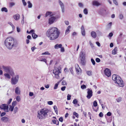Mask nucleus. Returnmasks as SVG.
Masks as SVG:
<instances>
[{
    "label": "nucleus",
    "instance_id": "45",
    "mask_svg": "<svg viewBox=\"0 0 126 126\" xmlns=\"http://www.w3.org/2000/svg\"><path fill=\"white\" fill-rule=\"evenodd\" d=\"M42 55H50V53H49L48 52L46 51L44 53H43L42 54Z\"/></svg>",
    "mask_w": 126,
    "mask_h": 126
},
{
    "label": "nucleus",
    "instance_id": "13",
    "mask_svg": "<svg viewBox=\"0 0 126 126\" xmlns=\"http://www.w3.org/2000/svg\"><path fill=\"white\" fill-rule=\"evenodd\" d=\"M0 108L4 110H8V105L5 104H2L0 106Z\"/></svg>",
    "mask_w": 126,
    "mask_h": 126
},
{
    "label": "nucleus",
    "instance_id": "38",
    "mask_svg": "<svg viewBox=\"0 0 126 126\" xmlns=\"http://www.w3.org/2000/svg\"><path fill=\"white\" fill-rule=\"evenodd\" d=\"M57 73L58 74L59 73H61V68L60 67H58L57 68Z\"/></svg>",
    "mask_w": 126,
    "mask_h": 126
},
{
    "label": "nucleus",
    "instance_id": "3",
    "mask_svg": "<svg viewBox=\"0 0 126 126\" xmlns=\"http://www.w3.org/2000/svg\"><path fill=\"white\" fill-rule=\"evenodd\" d=\"M116 77L114 80L115 83L117 84L120 87H123L124 86V84L121 78L118 75H117Z\"/></svg>",
    "mask_w": 126,
    "mask_h": 126
},
{
    "label": "nucleus",
    "instance_id": "33",
    "mask_svg": "<svg viewBox=\"0 0 126 126\" xmlns=\"http://www.w3.org/2000/svg\"><path fill=\"white\" fill-rule=\"evenodd\" d=\"M83 12L85 15H87L88 14V10L87 8H85L83 10Z\"/></svg>",
    "mask_w": 126,
    "mask_h": 126
},
{
    "label": "nucleus",
    "instance_id": "57",
    "mask_svg": "<svg viewBox=\"0 0 126 126\" xmlns=\"http://www.w3.org/2000/svg\"><path fill=\"white\" fill-rule=\"evenodd\" d=\"M47 103L49 105H52V104L53 103L52 101H48L47 102Z\"/></svg>",
    "mask_w": 126,
    "mask_h": 126
},
{
    "label": "nucleus",
    "instance_id": "29",
    "mask_svg": "<svg viewBox=\"0 0 126 126\" xmlns=\"http://www.w3.org/2000/svg\"><path fill=\"white\" fill-rule=\"evenodd\" d=\"M59 3L61 7V8L64 7V5L63 3L60 0H59Z\"/></svg>",
    "mask_w": 126,
    "mask_h": 126
},
{
    "label": "nucleus",
    "instance_id": "21",
    "mask_svg": "<svg viewBox=\"0 0 126 126\" xmlns=\"http://www.w3.org/2000/svg\"><path fill=\"white\" fill-rule=\"evenodd\" d=\"M87 94H93V92L91 89H87Z\"/></svg>",
    "mask_w": 126,
    "mask_h": 126
},
{
    "label": "nucleus",
    "instance_id": "5",
    "mask_svg": "<svg viewBox=\"0 0 126 126\" xmlns=\"http://www.w3.org/2000/svg\"><path fill=\"white\" fill-rule=\"evenodd\" d=\"M8 39L10 42H8V49H11L14 45V40L13 37L11 36L8 37Z\"/></svg>",
    "mask_w": 126,
    "mask_h": 126
},
{
    "label": "nucleus",
    "instance_id": "7",
    "mask_svg": "<svg viewBox=\"0 0 126 126\" xmlns=\"http://www.w3.org/2000/svg\"><path fill=\"white\" fill-rule=\"evenodd\" d=\"M15 75V73L12 69L10 66H8V79L11 78L10 76L13 77Z\"/></svg>",
    "mask_w": 126,
    "mask_h": 126
},
{
    "label": "nucleus",
    "instance_id": "23",
    "mask_svg": "<svg viewBox=\"0 0 126 126\" xmlns=\"http://www.w3.org/2000/svg\"><path fill=\"white\" fill-rule=\"evenodd\" d=\"M32 38L34 39H36L38 36V35L36 34L34 32L32 34Z\"/></svg>",
    "mask_w": 126,
    "mask_h": 126
},
{
    "label": "nucleus",
    "instance_id": "50",
    "mask_svg": "<svg viewBox=\"0 0 126 126\" xmlns=\"http://www.w3.org/2000/svg\"><path fill=\"white\" fill-rule=\"evenodd\" d=\"M73 114L74 115H75L78 118V117L79 115L77 113L75 112H73Z\"/></svg>",
    "mask_w": 126,
    "mask_h": 126
},
{
    "label": "nucleus",
    "instance_id": "35",
    "mask_svg": "<svg viewBox=\"0 0 126 126\" xmlns=\"http://www.w3.org/2000/svg\"><path fill=\"white\" fill-rule=\"evenodd\" d=\"M59 83V82H58L57 83H56L55 84L54 87V89H56L57 88L58 86V85Z\"/></svg>",
    "mask_w": 126,
    "mask_h": 126
},
{
    "label": "nucleus",
    "instance_id": "59",
    "mask_svg": "<svg viewBox=\"0 0 126 126\" xmlns=\"http://www.w3.org/2000/svg\"><path fill=\"white\" fill-rule=\"evenodd\" d=\"M99 116L100 117H102L103 116V113L101 112H100L99 114Z\"/></svg>",
    "mask_w": 126,
    "mask_h": 126
},
{
    "label": "nucleus",
    "instance_id": "30",
    "mask_svg": "<svg viewBox=\"0 0 126 126\" xmlns=\"http://www.w3.org/2000/svg\"><path fill=\"white\" fill-rule=\"evenodd\" d=\"M53 108L54 109V110L56 113L57 114L58 113V109L57 106H54Z\"/></svg>",
    "mask_w": 126,
    "mask_h": 126
},
{
    "label": "nucleus",
    "instance_id": "46",
    "mask_svg": "<svg viewBox=\"0 0 126 126\" xmlns=\"http://www.w3.org/2000/svg\"><path fill=\"white\" fill-rule=\"evenodd\" d=\"M16 100L17 101L19 102L20 101V98L19 96H18L16 97Z\"/></svg>",
    "mask_w": 126,
    "mask_h": 126
},
{
    "label": "nucleus",
    "instance_id": "48",
    "mask_svg": "<svg viewBox=\"0 0 126 126\" xmlns=\"http://www.w3.org/2000/svg\"><path fill=\"white\" fill-rule=\"evenodd\" d=\"M55 75V77L57 79H59V74H58L57 73Z\"/></svg>",
    "mask_w": 126,
    "mask_h": 126
},
{
    "label": "nucleus",
    "instance_id": "51",
    "mask_svg": "<svg viewBox=\"0 0 126 126\" xmlns=\"http://www.w3.org/2000/svg\"><path fill=\"white\" fill-rule=\"evenodd\" d=\"M77 101L76 99H74L73 100V103L74 104H77Z\"/></svg>",
    "mask_w": 126,
    "mask_h": 126
},
{
    "label": "nucleus",
    "instance_id": "42",
    "mask_svg": "<svg viewBox=\"0 0 126 126\" xmlns=\"http://www.w3.org/2000/svg\"><path fill=\"white\" fill-rule=\"evenodd\" d=\"M22 2L23 3V5L24 6H26L27 5V3L25 1V0H22Z\"/></svg>",
    "mask_w": 126,
    "mask_h": 126
},
{
    "label": "nucleus",
    "instance_id": "9",
    "mask_svg": "<svg viewBox=\"0 0 126 126\" xmlns=\"http://www.w3.org/2000/svg\"><path fill=\"white\" fill-rule=\"evenodd\" d=\"M106 75L108 77H109L111 76V73L110 69L106 68L104 71Z\"/></svg>",
    "mask_w": 126,
    "mask_h": 126
},
{
    "label": "nucleus",
    "instance_id": "32",
    "mask_svg": "<svg viewBox=\"0 0 126 126\" xmlns=\"http://www.w3.org/2000/svg\"><path fill=\"white\" fill-rule=\"evenodd\" d=\"M87 74L89 76H91L92 75V72L91 71H88L86 72Z\"/></svg>",
    "mask_w": 126,
    "mask_h": 126
},
{
    "label": "nucleus",
    "instance_id": "53",
    "mask_svg": "<svg viewBox=\"0 0 126 126\" xmlns=\"http://www.w3.org/2000/svg\"><path fill=\"white\" fill-rule=\"evenodd\" d=\"M40 61H42V62L43 61V62H45L46 63L47 60H46V59L45 58L43 59H41V60H40Z\"/></svg>",
    "mask_w": 126,
    "mask_h": 126
},
{
    "label": "nucleus",
    "instance_id": "18",
    "mask_svg": "<svg viewBox=\"0 0 126 126\" xmlns=\"http://www.w3.org/2000/svg\"><path fill=\"white\" fill-rule=\"evenodd\" d=\"M91 35L93 38H95L96 37V35L95 32L94 31H92L91 33Z\"/></svg>",
    "mask_w": 126,
    "mask_h": 126
},
{
    "label": "nucleus",
    "instance_id": "61",
    "mask_svg": "<svg viewBox=\"0 0 126 126\" xmlns=\"http://www.w3.org/2000/svg\"><path fill=\"white\" fill-rule=\"evenodd\" d=\"M96 45H97L98 47H100V43L98 42H96Z\"/></svg>",
    "mask_w": 126,
    "mask_h": 126
},
{
    "label": "nucleus",
    "instance_id": "47",
    "mask_svg": "<svg viewBox=\"0 0 126 126\" xmlns=\"http://www.w3.org/2000/svg\"><path fill=\"white\" fill-rule=\"evenodd\" d=\"M93 105L95 107H96L97 106V103L96 101H95L94 102Z\"/></svg>",
    "mask_w": 126,
    "mask_h": 126
},
{
    "label": "nucleus",
    "instance_id": "11",
    "mask_svg": "<svg viewBox=\"0 0 126 126\" xmlns=\"http://www.w3.org/2000/svg\"><path fill=\"white\" fill-rule=\"evenodd\" d=\"M79 61H80V63L81 65L84 66L85 65L86 61L85 60V58L80 59Z\"/></svg>",
    "mask_w": 126,
    "mask_h": 126
},
{
    "label": "nucleus",
    "instance_id": "19",
    "mask_svg": "<svg viewBox=\"0 0 126 126\" xmlns=\"http://www.w3.org/2000/svg\"><path fill=\"white\" fill-rule=\"evenodd\" d=\"M15 5V3L14 2H10L9 3V7L10 8H12L13 6Z\"/></svg>",
    "mask_w": 126,
    "mask_h": 126
},
{
    "label": "nucleus",
    "instance_id": "6",
    "mask_svg": "<svg viewBox=\"0 0 126 126\" xmlns=\"http://www.w3.org/2000/svg\"><path fill=\"white\" fill-rule=\"evenodd\" d=\"M19 76L18 75H16L14 77H12L11 79V82L12 85H15L18 82Z\"/></svg>",
    "mask_w": 126,
    "mask_h": 126
},
{
    "label": "nucleus",
    "instance_id": "20",
    "mask_svg": "<svg viewBox=\"0 0 126 126\" xmlns=\"http://www.w3.org/2000/svg\"><path fill=\"white\" fill-rule=\"evenodd\" d=\"M117 48L116 47L112 50V54L115 55L117 54Z\"/></svg>",
    "mask_w": 126,
    "mask_h": 126
},
{
    "label": "nucleus",
    "instance_id": "58",
    "mask_svg": "<svg viewBox=\"0 0 126 126\" xmlns=\"http://www.w3.org/2000/svg\"><path fill=\"white\" fill-rule=\"evenodd\" d=\"M113 33L112 32H111L109 33V36L111 37L113 35Z\"/></svg>",
    "mask_w": 126,
    "mask_h": 126
},
{
    "label": "nucleus",
    "instance_id": "62",
    "mask_svg": "<svg viewBox=\"0 0 126 126\" xmlns=\"http://www.w3.org/2000/svg\"><path fill=\"white\" fill-rule=\"evenodd\" d=\"M27 39H31V37L30 35H28L27 36Z\"/></svg>",
    "mask_w": 126,
    "mask_h": 126
},
{
    "label": "nucleus",
    "instance_id": "1",
    "mask_svg": "<svg viewBox=\"0 0 126 126\" xmlns=\"http://www.w3.org/2000/svg\"><path fill=\"white\" fill-rule=\"evenodd\" d=\"M60 32L56 28L52 27L50 28L46 32L47 36L50 37V40H55L59 37Z\"/></svg>",
    "mask_w": 126,
    "mask_h": 126
},
{
    "label": "nucleus",
    "instance_id": "54",
    "mask_svg": "<svg viewBox=\"0 0 126 126\" xmlns=\"http://www.w3.org/2000/svg\"><path fill=\"white\" fill-rule=\"evenodd\" d=\"M36 49V48L34 46L33 47L31 48V49L32 50V52H33L34 51V50Z\"/></svg>",
    "mask_w": 126,
    "mask_h": 126
},
{
    "label": "nucleus",
    "instance_id": "39",
    "mask_svg": "<svg viewBox=\"0 0 126 126\" xmlns=\"http://www.w3.org/2000/svg\"><path fill=\"white\" fill-rule=\"evenodd\" d=\"M116 100L118 102H120L122 101V98L121 97H119L116 99Z\"/></svg>",
    "mask_w": 126,
    "mask_h": 126
},
{
    "label": "nucleus",
    "instance_id": "36",
    "mask_svg": "<svg viewBox=\"0 0 126 126\" xmlns=\"http://www.w3.org/2000/svg\"><path fill=\"white\" fill-rule=\"evenodd\" d=\"M117 75L116 74H113L112 75V79L113 80H114L116 78L117 76Z\"/></svg>",
    "mask_w": 126,
    "mask_h": 126
},
{
    "label": "nucleus",
    "instance_id": "14",
    "mask_svg": "<svg viewBox=\"0 0 126 126\" xmlns=\"http://www.w3.org/2000/svg\"><path fill=\"white\" fill-rule=\"evenodd\" d=\"M56 19V18L55 17L53 16L51 17L49 20L48 22L49 24H51L53 23Z\"/></svg>",
    "mask_w": 126,
    "mask_h": 126
},
{
    "label": "nucleus",
    "instance_id": "25",
    "mask_svg": "<svg viewBox=\"0 0 126 126\" xmlns=\"http://www.w3.org/2000/svg\"><path fill=\"white\" fill-rule=\"evenodd\" d=\"M1 120L5 122H6L8 120V118L5 117H2L1 118Z\"/></svg>",
    "mask_w": 126,
    "mask_h": 126
},
{
    "label": "nucleus",
    "instance_id": "43",
    "mask_svg": "<svg viewBox=\"0 0 126 126\" xmlns=\"http://www.w3.org/2000/svg\"><path fill=\"white\" fill-rule=\"evenodd\" d=\"M119 18L120 19H122L123 18V16L121 14H120Z\"/></svg>",
    "mask_w": 126,
    "mask_h": 126
},
{
    "label": "nucleus",
    "instance_id": "27",
    "mask_svg": "<svg viewBox=\"0 0 126 126\" xmlns=\"http://www.w3.org/2000/svg\"><path fill=\"white\" fill-rule=\"evenodd\" d=\"M52 122L54 124H56L57 125H58L59 124V122L58 120H52Z\"/></svg>",
    "mask_w": 126,
    "mask_h": 126
},
{
    "label": "nucleus",
    "instance_id": "4",
    "mask_svg": "<svg viewBox=\"0 0 126 126\" xmlns=\"http://www.w3.org/2000/svg\"><path fill=\"white\" fill-rule=\"evenodd\" d=\"M16 101H14L12 103V105H9V110L11 111H12L14 110V113H16L18 111V109L17 107H16L14 109V108L16 105Z\"/></svg>",
    "mask_w": 126,
    "mask_h": 126
},
{
    "label": "nucleus",
    "instance_id": "22",
    "mask_svg": "<svg viewBox=\"0 0 126 126\" xmlns=\"http://www.w3.org/2000/svg\"><path fill=\"white\" fill-rule=\"evenodd\" d=\"M71 26H68L66 30L65 31V34H68L70 31V30H69V29L70 28Z\"/></svg>",
    "mask_w": 126,
    "mask_h": 126
},
{
    "label": "nucleus",
    "instance_id": "44",
    "mask_svg": "<svg viewBox=\"0 0 126 126\" xmlns=\"http://www.w3.org/2000/svg\"><path fill=\"white\" fill-rule=\"evenodd\" d=\"M62 85H67V83H66V82L64 80L62 82Z\"/></svg>",
    "mask_w": 126,
    "mask_h": 126
},
{
    "label": "nucleus",
    "instance_id": "41",
    "mask_svg": "<svg viewBox=\"0 0 126 126\" xmlns=\"http://www.w3.org/2000/svg\"><path fill=\"white\" fill-rule=\"evenodd\" d=\"M81 88L82 89H84L86 88V86L85 85L83 84L81 86Z\"/></svg>",
    "mask_w": 126,
    "mask_h": 126
},
{
    "label": "nucleus",
    "instance_id": "2",
    "mask_svg": "<svg viewBox=\"0 0 126 126\" xmlns=\"http://www.w3.org/2000/svg\"><path fill=\"white\" fill-rule=\"evenodd\" d=\"M48 109L44 108L38 112L37 117L40 120H42L45 118L47 116V113L49 111Z\"/></svg>",
    "mask_w": 126,
    "mask_h": 126
},
{
    "label": "nucleus",
    "instance_id": "55",
    "mask_svg": "<svg viewBox=\"0 0 126 126\" xmlns=\"http://www.w3.org/2000/svg\"><path fill=\"white\" fill-rule=\"evenodd\" d=\"M59 120L60 121L62 122L63 121V118L62 117H60L59 119Z\"/></svg>",
    "mask_w": 126,
    "mask_h": 126
},
{
    "label": "nucleus",
    "instance_id": "12",
    "mask_svg": "<svg viewBox=\"0 0 126 126\" xmlns=\"http://www.w3.org/2000/svg\"><path fill=\"white\" fill-rule=\"evenodd\" d=\"M80 59L85 58V54L83 50H81L79 54V58Z\"/></svg>",
    "mask_w": 126,
    "mask_h": 126
},
{
    "label": "nucleus",
    "instance_id": "28",
    "mask_svg": "<svg viewBox=\"0 0 126 126\" xmlns=\"http://www.w3.org/2000/svg\"><path fill=\"white\" fill-rule=\"evenodd\" d=\"M2 68L6 72H8V67L5 66L4 65H3Z\"/></svg>",
    "mask_w": 126,
    "mask_h": 126
},
{
    "label": "nucleus",
    "instance_id": "40",
    "mask_svg": "<svg viewBox=\"0 0 126 126\" xmlns=\"http://www.w3.org/2000/svg\"><path fill=\"white\" fill-rule=\"evenodd\" d=\"M91 61L94 65L95 64V61L93 58H91Z\"/></svg>",
    "mask_w": 126,
    "mask_h": 126
},
{
    "label": "nucleus",
    "instance_id": "16",
    "mask_svg": "<svg viewBox=\"0 0 126 126\" xmlns=\"http://www.w3.org/2000/svg\"><path fill=\"white\" fill-rule=\"evenodd\" d=\"M81 33L83 36H85V32L84 28L83 25H82L81 28Z\"/></svg>",
    "mask_w": 126,
    "mask_h": 126
},
{
    "label": "nucleus",
    "instance_id": "17",
    "mask_svg": "<svg viewBox=\"0 0 126 126\" xmlns=\"http://www.w3.org/2000/svg\"><path fill=\"white\" fill-rule=\"evenodd\" d=\"M20 15L19 14H17L14 15L13 17L15 19L17 20L19 19Z\"/></svg>",
    "mask_w": 126,
    "mask_h": 126
},
{
    "label": "nucleus",
    "instance_id": "49",
    "mask_svg": "<svg viewBox=\"0 0 126 126\" xmlns=\"http://www.w3.org/2000/svg\"><path fill=\"white\" fill-rule=\"evenodd\" d=\"M95 61L97 63H99L100 62V60L98 58H96L95 59Z\"/></svg>",
    "mask_w": 126,
    "mask_h": 126
},
{
    "label": "nucleus",
    "instance_id": "64",
    "mask_svg": "<svg viewBox=\"0 0 126 126\" xmlns=\"http://www.w3.org/2000/svg\"><path fill=\"white\" fill-rule=\"evenodd\" d=\"M71 95H68L67 96V99L68 100H70V99L71 98Z\"/></svg>",
    "mask_w": 126,
    "mask_h": 126
},
{
    "label": "nucleus",
    "instance_id": "56",
    "mask_svg": "<svg viewBox=\"0 0 126 126\" xmlns=\"http://www.w3.org/2000/svg\"><path fill=\"white\" fill-rule=\"evenodd\" d=\"M66 88V87L65 86H64L61 88V90L62 91H64Z\"/></svg>",
    "mask_w": 126,
    "mask_h": 126
},
{
    "label": "nucleus",
    "instance_id": "34",
    "mask_svg": "<svg viewBox=\"0 0 126 126\" xmlns=\"http://www.w3.org/2000/svg\"><path fill=\"white\" fill-rule=\"evenodd\" d=\"M8 24H9L12 26V30H14L15 28V27L14 25L11 22H8Z\"/></svg>",
    "mask_w": 126,
    "mask_h": 126
},
{
    "label": "nucleus",
    "instance_id": "52",
    "mask_svg": "<svg viewBox=\"0 0 126 126\" xmlns=\"http://www.w3.org/2000/svg\"><path fill=\"white\" fill-rule=\"evenodd\" d=\"M113 2L116 5H118V4L117 3L116 0H113Z\"/></svg>",
    "mask_w": 126,
    "mask_h": 126
},
{
    "label": "nucleus",
    "instance_id": "60",
    "mask_svg": "<svg viewBox=\"0 0 126 126\" xmlns=\"http://www.w3.org/2000/svg\"><path fill=\"white\" fill-rule=\"evenodd\" d=\"M79 6L80 7H82L83 6V5L81 3H79Z\"/></svg>",
    "mask_w": 126,
    "mask_h": 126
},
{
    "label": "nucleus",
    "instance_id": "63",
    "mask_svg": "<svg viewBox=\"0 0 126 126\" xmlns=\"http://www.w3.org/2000/svg\"><path fill=\"white\" fill-rule=\"evenodd\" d=\"M90 44L91 47L92 48H93L94 47V46L93 44L91 42H90Z\"/></svg>",
    "mask_w": 126,
    "mask_h": 126
},
{
    "label": "nucleus",
    "instance_id": "37",
    "mask_svg": "<svg viewBox=\"0 0 126 126\" xmlns=\"http://www.w3.org/2000/svg\"><path fill=\"white\" fill-rule=\"evenodd\" d=\"M52 13V12H47L46 14V16L47 17V16L50 15Z\"/></svg>",
    "mask_w": 126,
    "mask_h": 126
},
{
    "label": "nucleus",
    "instance_id": "15",
    "mask_svg": "<svg viewBox=\"0 0 126 126\" xmlns=\"http://www.w3.org/2000/svg\"><path fill=\"white\" fill-rule=\"evenodd\" d=\"M15 92L17 94H20V89L18 87H17L16 88L15 90Z\"/></svg>",
    "mask_w": 126,
    "mask_h": 126
},
{
    "label": "nucleus",
    "instance_id": "8",
    "mask_svg": "<svg viewBox=\"0 0 126 126\" xmlns=\"http://www.w3.org/2000/svg\"><path fill=\"white\" fill-rule=\"evenodd\" d=\"M54 48L55 49H58V48H61V51L63 52L64 51V49L63 47H62V45L61 44H56L54 46Z\"/></svg>",
    "mask_w": 126,
    "mask_h": 126
},
{
    "label": "nucleus",
    "instance_id": "24",
    "mask_svg": "<svg viewBox=\"0 0 126 126\" xmlns=\"http://www.w3.org/2000/svg\"><path fill=\"white\" fill-rule=\"evenodd\" d=\"M1 11L2 12H7L8 11L7 9L5 7H3L1 9Z\"/></svg>",
    "mask_w": 126,
    "mask_h": 126
},
{
    "label": "nucleus",
    "instance_id": "10",
    "mask_svg": "<svg viewBox=\"0 0 126 126\" xmlns=\"http://www.w3.org/2000/svg\"><path fill=\"white\" fill-rule=\"evenodd\" d=\"M92 5L93 6H95L97 7L102 5V3H99L97 0H94L92 1Z\"/></svg>",
    "mask_w": 126,
    "mask_h": 126
},
{
    "label": "nucleus",
    "instance_id": "26",
    "mask_svg": "<svg viewBox=\"0 0 126 126\" xmlns=\"http://www.w3.org/2000/svg\"><path fill=\"white\" fill-rule=\"evenodd\" d=\"M27 3L28 4V7L29 8H31L32 7V4L30 1H28Z\"/></svg>",
    "mask_w": 126,
    "mask_h": 126
},
{
    "label": "nucleus",
    "instance_id": "31",
    "mask_svg": "<svg viewBox=\"0 0 126 126\" xmlns=\"http://www.w3.org/2000/svg\"><path fill=\"white\" fill-rule=\"evenodd\" d=\"M8 37L6 39V40L4 42V44L5 46L6 47L8 48V47H7L8 44Z\"/></svg>",
    "mask_w": 126,
    "mask_h": 126
}]
</instances>
